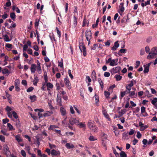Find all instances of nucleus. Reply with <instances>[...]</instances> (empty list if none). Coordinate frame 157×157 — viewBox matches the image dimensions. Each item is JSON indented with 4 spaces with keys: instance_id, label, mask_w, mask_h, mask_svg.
Masks as SVG:
<instances>
[{
    "instance_id": "obj_1",
    "label": "nucleus",
    "mask_w": 157,
    "mask_h": 157,
    "mask_svg": "<svg viewBox=\"0 0 157 157\" xmlns=\"http://www.w3.org/2000/svg\"><path fill=\"white\" fill-rule=\"evenodd\" d=\"M37 65L35 64H32L30 67L31 72L32 73H34L36 70L39 74L42 73L40 64L38 60L37 61Z\"/></svg>"
},
{
    "instance_id": "obj_2",
    "label": "nucleus",
    "mask_w": 157,
    "mask_h": 157,
    "mask_svg": "<svg viewBox=\"0 0 157 157\" xmlns=\"http://www.w3.org/2000/svg\"><path fill=\"white\" fill-rule=\"evenodd\" d=\"M147 57L148 59H150L157 57V47H153L151 49V51Z\"/></svg>"
},
{
    "instance_id": "obj_3",
    "label": "nucleus",
    "mask_w": 157,
    "mask_h": 157,
    "mask_svg": "<svg viewBox=\"0 0 157 157\" xmlns=\"http://www.w3.org/2000/svg\"><path fill=\"white\" fill-rule=\"evenodd\" d=\"M117 59H112L111 57L107 59L106 60V64H109L110 66H115L117 65Z\"/></svg>"
},
{
    "instance_id": "obj_4",
    "label": "nucleus",
    "mask_w": 157,
    "mask_h": 157,
    "mask_svg": "<svg viewBox=\"0 0 157 157\" xmlns=\"http://www.w3.org/2000/svg\"><path fill=\"white\" fill-rule=\"evenodd\" d=\"M86 40L89 41L92 38V33L90 29L87 30L86 32Z\"/></svg>"
},
{
    "instance_id": "obj_5",
    "label": "nucleus",
    "mask_w": 157,
    "mask_h": 157,
    "mask_svg": "<svg viewBox=\"0 0 157 157\" xmlns=\"http://www.w3.org/2000/svg\"><path fill=\"white\" fill-rule=\"evenodd\" d=\"M79 119L78 118H71L69 120V123L72 125L75 124L77 125L79 122Z\"/></svg>"
},
{
    "instance_id": "obj_6",
    "label": "nucleus",
    "mask_w": 157,
    "mask_h": 157,
    "mask_svg": "<svg viewBox=\"0 0 157 157\" xmlns=\"http://www.w3.org/2000/svg\"><path fill=\"white\" fill-rule=\"evenodd\" d=\"M64 82L67 87L68 88V89H70L71 88V86L69 79L67 76H66L65 78L64 79Z\"/></svg>"
},
{
    "instance_id": "obj_7",
    "label": "nucleus",
    "mask_w": 157,
    "mask_h": 157,
    "mask_svg": "<svg viewBox=\"0 0 157 157\" xmlns=\"http://www.w3.org/2000/svg\"><path fill=\"white\" fill-rule=\"evenodd\" d=\"M13 107H10L9 106H7L6 110L7 112L8 116L10 118H11L12 117L11 112L13 110Z\"/></svg>"
},
{
    "instance_id": "obj_8",
    "label": "nucleus",
    "mask_w": 157,
    "mask_h": 157,
    "mask_svg": "<svg viewBox=\"0 0 157 157\" xmlns=\"http://www.w3.org/2000/svg\"><path fill=\"white\" fill-rule=\"evenodd\" d=\"M3 150L7 156H9L10 155L11 153L9 150V148L7 145H5L3 146Z\"/></svg>"
},
{
    "instance_id": "obj_9",
    "label": "nucleus",
    "mask_w": 157,
    "mask_h": 157,
    "mask_svg": "<svg viewBox=\"0 0 157 157\" xmlns=\"http://www.w3.org/2000/svg\"><path fill=\"white\" fill-rule=\"evenodd\" d=\"M121 70L120 67L117 66L115 67H113L112 69L111 70V72L113 74H115L119 72Z\"/></svg>"
},
{
    "instance_id": "obj_10",
    "label": "nucleus",
    "mask_w": 157,
    "mask_h": 157,
    "mask_svg": "<svg viewBox=\"0 0 157 157\" xmlns=\"http://www.w3.org/2000/svg\"><path fill=\"white\" fill-rule=\"evenodd\" d=\"M45 84L47 87V90L48 92H49V91H50V89H52L53 88V85L51 83L49 82H46Z\"/></svg>"
},
{
    "instance_id": "obj_11",
    "label": "nucleus",
    "mask_w": 157,
    "mask_h": 157,
    "mask_svg": "<svg viewBox=\"0 0 157 157\" xmlns=\"http://www.w3.org/2000/svg\"><path fill=\"white\" fill-rule=\"evenodd\" d=\"M94 122L92 120H89L87 123V125L90 129L93 127L95 125L94 124Z\"/></svg>"
},
{
    "instance_id": "obj_12",
    "label": "nucleus",
    "mask_w": 157,
    "mask_h": 157,
    "mask_svg": "<svg viewBox=\"0 0 157 157\" xmlns=\"http://www.w3.org/2000/svg\"><path fill=\"white\" fill-rule=\"evenodd\" d=\"M34 79L33 81V84L34 86H36L37 84L39 81L38 77H37V75H34Z\"/></svg>"
},
{
    "instance_id": "obj_13",
    "label": "nucleus",
    "mask_w": 157,
    "mask_h": 157,
    "mask_svg": "<svg viewBox=\"0 0 157 157\" xmlns=\"http://www.w3.org/2000/svg\"><path fill=\"white\" fill-rule=\"evenodd\" d=\"M129 94V96L132 98H136L137 96V94L134 91H130Z\"/></svg>"
},
{
    "instance_id": "obj_14",
    "label": "nucleus",
    "mask_w": 157,
    "mask_h": 157,
    "mask_svg": "<svg viewBox=\"0 0 157 157\" xmlns=\"http://www.w3.org/2000/svg\"><path fill=\"white\" fill-rule=\"evenodd\" d=\"M118 42V41H117L114 43V46L111 48L112 50L115 51L116 50L117 48L119 47V44Z\"/></svg>"
},
{
    "instance_id": "obj_15",
    "label": "nucleus",
    "mask_w": 157,
    "mask_h": 157,
    "mask_svg": "<svg viewBox=\"0 0 157 157\" xmlns=\"http://www.w3.org/2000/svg\"><path fill=\"white\" fill-rule=\"evenodd\" d=\"M53 113V112L52 111H47L43 114V116L44 117L50 116Z\"/></svg>"
},
{
    "instance_id": "obj_16",
    "label": "nucleus",
    "mask_w": 157,
    "mask_h": 157,
    "mask_svg": "<svg viewBox=\"0 0 157 157\" xmlns=\"http://www.w3.org/2000/svg\"><path fill=\"white\" fill-rule=\"evenodd\" d=\"M81 52L83 53V55L85 56L86 55V50L85 47L79 48Z\"/></svg>"
},
{
    "instance_id": "obj_17",
    "label": "nucleus",
    "mask_w": 157,
    "mask_h": 157,
    "mask_svg": "<svg viewBox=\"0 0 157 157\" xmlns=\"http://www.w3.org/2000/svg\"><path fill=\"white\" fill-rule=\"evenodd\" d=\"M102 113L104 116L109 121H110V118L109 117V116L107 114V112L105 110H104L102 111Z\"/></svg>"
},
{
    "instance_id": "obj_18",
    "label": "nucleus",
    "mask_w": 157,
    "mask_h": 157,
    "mask_svg": "<svg viewBox=\"0 0 157 157\" xmlns=\"http://www.w3.org/2000/svg\"><path fill=\"white\" fill-rule=\"evenodd\" d=\"M73 17V23L72 25V26L73 28H75L77 25V18L75 16H74Z\"/></svg>"
},
{
    "instance_id": "obj_19",
    "label": "nucleus",
    "mask_w": 157,
    "mask_h": 157,
    "mask_svg": "<svg viewBox=\"0 0 157 157\" xmlns=\"http://www.w3.org/2000/svg\"><path fill=\"white\" fill-rule=\"evenodd\" d=\"M51 154L52 155H57L60 154V152L59 151H56L54 149L51 151Z\"/></svg>"
},
{
    "instance_id": "obj_20",
    "label": "nucleus",
    "mask_w": 157,
    "mask_h": 157,
    "mask_svg": "<svg viewBox=\"0 0 157 157\" xmlns=\"http://www.w3.org/2000/svg\"><path fill=\"white\" fill-rule=\"evenodd\" d=\"M133 82L132 81H131L130 82V83L127 85H126V88H128L129 89L131 90V88L132 87L133 85Z\"/></svg>"
},
{
    "instance_id": "obj_21",
    "label": "nucleus",
    "mask_w": 157,
    "mask_h": 157,
    "mask_svg": "<svg viewBox=\"0 0 157 157\" xmlns=\"http://www.w3.org/2000/svg\"><path fill=\"white\" fill-rule=\"evenodd\" d=\"M15 139L17 142L19 143L22 141V140L21 137L20 135H18L15 136Z\"/></svg>"
},
{
    "instance_id": "obj_22",
    "label": "nucleus",
    "mask_w": 157,
    "mask_h": 157,
    "mask_svg": "<svg viewBox=\"0 0 157 157\" xmlns=\"http://www.w3.org/2000/svg\"><path fill=\"white\" fill-rule=\"evenodd\" d=\"M122 138L124 140H128L129 138L128 136V133L124 132L122 134Z\"/></svg>"
},
{
    "instance_id": "obj_23",
    "label": "nucleus",
    "mask_w": 157,
    "mask_h": 157,
    "mask_svg": "<svg viewBox=\"0 0 157 157\" xmlns=\"http://www.w3.org/2000/svg\"><path fill=\"white\" fill-rule=\"evenodd\" d=\"M80 128H85L86 127V124L84 122L79 123L77 125Z\"/></svg>"
},
{
    "instance_id": "obj_24",
    "label": "nucleus",
    "mask_w": 157,
    "mask_h": 157,
    "mask_svg": "<svg viewBox=\"0 0 157 157\" xmlns=\"http://www.w3.org/2000/svg\"><path fill=\"white\" fill-rule=\"evenodd\" d=\"M65 146L68 149L72 148L74 147V146L73 144H70L69 143H67Z\"/></svg>"
},
{
    "instance_id": "obj_25",
    "label": "nucleus",
    "mask_w": 157,
    "mask_h": 157,
    "mask_svg": "<svg viewBox=\"0 0 157 157\" xmlns=\"http://www.w3.org/2000/svg\"><path fill=\"white\" fill-rule=\"evenodd\" d=\"M98 127L94 125L93 128H92L90 130L92 132H97L98 131Z\"/></svg>"
},
{
    "instance_id": "obj_26",
    "label": "nucleus",
    "mask_w": 157,
    "mask_h": 157,
    "mask_svg": "<svg viewBox=\"0 0 157 157\" xmlns=\"http://www.w3.org/2000/svg\"><path fill=\"white\" fill-rule=\"evenodd\" d=\"M92 78L93 80H96V73L94 71H93L92 73Z\"/></svg>"
},
{
    "instance_id": "obj_27",
    "label": "nucleus",
    "mask_w": 157,
    "mask_h": 157,
    "mask_svg": "<svg viewBox=\"0 0 157 157\" xmlns=\"http://www.w3.org/2000/svg\"><path fill=\"white\" fill-rule=\"evenodd\" d=\"M60 111L61 114L63 116L65 115L66 114V111L65 109L63 107H61L60 108Z\"/></svg>"
},
{
    "instance_id": "obj_28",
    "label": "nucleus",
    "mask_w": 157,
    "mask_h": 157,
    "mask_svg": "<svg viewBox=\"0 0 157 157\" xmlns=\"http://www.w3.org/2000/svg\"><path fill=\"white\" fill-rule=\"evenodd\" d=\"M3 36L4 38V40L6 42H9L10 41L8 36L7 35H4Z\"/></svg>"
},
{
    "instance_id": "obj_29",
    "label": "nucleus",
    "mask_w": 157,
    "mask_h": 157,
    "mask_svg": "<svg viewBox=\"0 0 157 157\" xmlns=\"http://www.w3.org/2000/svg\"><path fill=\"white\" fill-rule=\"evenodd\" d=\"M7 127L8 128H9V130H10L11 131L13 130H15V128H13L12 125L10 123H7Z\"/></svg>"
},
{
    "instance_id": "obj_30",
    "label": "nucleus",
    "mask_w": 157,
    "mask_h": 157,
    "mask_svg": "<svg viewBox=\"0 0 157 157\" xmlns=\"http://www.w3.org/2000/svg\"><path fill=\"white\" fill-rule=\"evenodd\" d=\"M29 98L32 102H34L36 100V96L34 95L33 96H30Z\"/></svg>"
},
{
    "instance_id": "obj_31",
    "label": "nucleus",
    "mask_w": 157,
    "mask_h": 157,
    "mask_svg": "<svg viewBox=\"0 0 157 157\" xmlns=\"http://www.w3.org/2000/svg\"><path fill=\"white\" fill-rule=\"evenodd\" d=\"M114 78H116V80L118 81L121 80L122 76L118 75H116L114 76Z\"/></svg>"
},
{
    "instance_id": "obj_32",
    "label": "nucleus",
    "mask_w": 157,
    "mask_h": 157,
    "mask_svg": "<svg viewBox=\"0 0 157 157\" xmlns=\"http://www.w3.org/2000/svg\"><path fill=\"white\" fill-rule=\"evenodd\" d=\"M2 73L4 74H7L9 75L10 72L9 71V70L7 69H4L2 70Z\"/></svg>"
},
{
    "instance_id": "obj_33",
    "label": "nucleus",
    "mask_w": 157,
    "mask_h": 157,
    "mask_svg": "<svg viewBox=\"0 0 157 157\" xmlns=\"http://www.w3.org/2000/svg\"><path fill=\"white\" fill-rule=\"evenodd\" d=\"M144 73H147L149 71V67L145 65H144Z\"/></svg>"
},
{
    "instance_id": "obj_34",
    "label": "nucleus",
    "mask_w": 157,
    "mask_h": 157,
    "mask_svg": "<svg viewBox=\"0 0 157 157\" xmlns=\"http://www.w3.org/2000/svg\"><path fill=\"white\" fill-rule=\"evenodd\" d=\"M61 98L60 97H58L57 98V101L58 105L61 106L62 105Z\"/></svg>"
},
{
    "instance_id": "obj_35",
    "label": "nucleus",
    "mask_w": 157,
    "mask_h": 157,
    "mask_svg": "<svg viewBox=\"0 0 157 157\" xmlns=\"http://www.w3.org/2000/svg\"><path fill=\"white\" fill-rule=\"evenodd\" d=\"M110 94L109 92L106 91H104V95L106 98L108 99L109 98Z\"/></svg>"
},
{
    "instance_id": "obj_36",
    "label": "nucleus",
    "mask_w": 157,
    "mask_h": 157,
    "mask_svg": "<svg viewBox=\"0 0 157 157\" xmlns=\"http://www.w3.org/2000/svg\"><path fill=\"white\" fill-rule=\"evenodd\" d=\"M126 112V109H124L121 110L120 111H119L118 113L121 116H122Z\"/></svg>"
},
{
    "instance_id": "obj_37",
    "label": "nucleus",
    "mask_w": 157,
    "mask_h": 157,
    "mask_svg": "<svg viewBox=\"0 0 157 157\" xmlns=\"http://www.w3.org/2000/svg\"><path fill=\"white\" fill-rule=\"evenodd\" d=\"M10 16L11 18L12 19L13 21L15 20V19L16 17V16L14 13H11L10 14Z\"/></svg>"
},
{
    "instance_id": "obj_38",
    "label": "nucleus",
    "mask_w": 157,
    "mask_h": 157,
    "mask_svg": "<svg viewBox=\"0 0 157 157\" xmlns=\"http://www.w3.org/2000/svg\"><path fill=\"white\" fill-rule=\"evenodd\" d=\"M98 44H95L93 45L91 49L96 50L98 49Z\"/></svg>"
},
{
    "instance_id": "obj_39",
    "label": "nucleus",
    "mask_w": 157,
    "mask_h": 157,
    "mask_svg": "<svg viewBox=\"0 0 157 157\" xmlns=\"http://www.w3.org/2000/svg\"><path fill=\"white\" fill-rule=\"evenodd\" d=\"M48 104L50 109H54V107L52 105V101L51 100L48 99Z\"/></svg>"
},
{
    "instance_id": "obj_40",
    "label": "nucleus",
    "mask_w": 157,
    "mask_h": 157,
    "mask_svg": "<svg viewBox=\"0 0 157 157\" xmlns=\"http://www.w3.org/2000/svg\"><path fill=\"white\" fill-rule=\"evenodd\" d=\"M124 6H121L120 7L119 11V13L121 15L122 13L124 11Z\"/></svg>"
},
{
    "instance_id": "obj_41",
    "label": "nucleus",
    "mask_w": 157,
    "mask_h": 157,
    "mask_svg": "<svg viewBox=\"0 0 157 157\" xmlns=\"http://www.w3.org/2000/svg\"><path fill=\"white\" fill-rule=\"evenodd\" d=\"M1 132L3 135L7 136H8L9 135V134L8 133H7V131L6 130H1Z\"/></svg>"
},
{
    "instance_id": "obj_42",
    "label": "nucleus",
    "mask_w": 157,
    "mask_h": 157,
    "mask_svg": "<svg viewBox=\"0 0 157 157\" xmlns=\"http://www.w3.org/2000/svg\"><path fill=\"white\" fill-rule=\"evenodd\" d=\"M120 155L121 157H127L126 154L124 151H121V152Z\"/></svg>"
},
{
    "instance_id": "obj_43",
    "label": "nucleus",
    "mask_w": 157,
    "mask_h": 157,
    "mask_svg": "<svg viewBox=\"0 0 157 157\" xmlns=\"http://www.w3.org/2000/svg\"><path fill=\"white\" fill-rule=\"evenodd\" d=\"M98 82L100 84V86H101V88L102 89H103V82L100 79H98Z\"/></svg>"
},
{
    "instance_id": "obj_44",
    "label": "nucleus",
    "mask_w": 157,
    "mask_h": 157,
    "mask_svg": "<svg viewBox=\"0 0 157 157\" xmlns=\"http://www.w3.org/2000/svg\"><path fill=\"white\" fill-rule=\"evenodd\" d=\"M40 21L39 19H36L35 20V25L36 27H37L39 26V22Z\"/></svg>"
},
{
    "instance_id": "obj_45",
    "label": "nucleus",
    "mask_w": 157,
    "mask_h": 157,
    "mask_svg": "<svg viewBox=\"0 0 157 157\" xmlns=\"http://www.w3.org/2000/svg\"><path fill=\"white\" fill-rule=\"evenodd\" d=\"M73 13L74 14V16H75V17L78 15L77 9V8L76 7H75V9L73 10Z\"/></svg>"
},
{
    "instance_id": "obj_46",
    "label": "nucleus",
    "mask_w": 157,
    "mask_h": 157,
    "mask_svg": "<svg viewBox=\"0 0 157 157\" xmlns=\"http://www.w3.org/2000/svg\"><path fill=\"white\" fill-rule=\"evenodd\" d=\"M56 30L57 33L58 35V36L59 37V39L60 40L61 36V32L59 31V29L57 27H56Z\"/></svg>"
},
{
    "instance_id": "obj_47",
    "label": "nucleus",
    "mask_w": 157,
    "mask_h": 157,
    "mask_svg": "<svg viewBox=\"0 0 157 157\" xmlns=\"http://www.w3.org/2000/svg\"><path fill=\"white\" fill-rule=\"evenodd\" d=\"M135 132V131L132 129H130V131L128 132H127L128 133L129 135H132Z\"/></svg>"
},
{
    "instance_id": "obj_48",
    "label": "nucleus",
    "mask_w": 157,
    "mask_h": 157,
    "mask_svg": "<svg viewBox=\"0 0 157 157\" xmlns=\"http://www.w3.org/2000/svg\"><path fill=\"white\" fill-rule=\"evenodd\" d=\"M44 79L45 80V84L48 81V77L46 73L45 72L44 75Z\"/></svg>"
},
{
    "instance_id": "obj_49",
    "label": "nucleus",
    "mask_w": 157,
    "mask_h": 157,
    "mask_svg": "<svg viewBox=\"0 0 157 157\" xmlns=\"http://www.w3.org/2000/svg\"><path fill=\"white\" fill-rule=\"evenodd\" d=\"M12 113L14 117L16 119L18 118V116L17 115V113L14 111H12Z\"/></svg>"
},
{
    "instance_id": "obj_50",
    "label": "nucleus",
    "mask_w": 157,
    "mask_h": 157,
    "mask_svg": "<svg viewBox=\"0 0 157 157\" xmlns=\"http://www.w3.org/2000/svg\"><path fill=\"white\" fill-rule=\"evenodd\" d=\"M6 47L10 49L9 50H10V49L12 48V44H7L6 45Z\"/></svg>"
},
{
    "instance_id": "obj_51",
    "label": "nucleus",
    "mask_w": 157,
    "mask_h": 157,
    "mask_svg": "<svg viewBox=\"0 0 157 157\" xmlns=\"http://www.w3.org/2000/svg\"><path fill=\"white\" fill-rule=\"evenodd\" d=\"M157 102V98H153V100H152L151 101V103L155 105Z\"/></svg>"
},
{
    "instance_id": "obj_52",
    "label": "nucleus",
    "mask_w": 157,
    "mask_h": 157,
    "mask_svg": "<svg viewBox=\"0 0 157 157\" xmlns=\"http://www.w3.org/2000/svg\"><path fill=\"white\" fill-rule=\"evenodd\" d=\"M16 125L17 128H19L20 127V122L19 120H17L16 121Z\"/></svg>"
},
{
    "instance_id": "obj_53",
    "label": "nucleus",
    "mask_w": 157,
    "mask_h": 157,
    "mask_svg": "<svg viewBox=\"0 0 157 157\" xmlns=\"http://www.w3.org/2000/svg\"><path fill=\"white\" fill-rule=\"evenodd\" d=\"M0 140L2 142H5V137L2 135H0Z\"/></svg>"
},
{
    "instance_id": "obj_54",
    "label": "nucleus",
    "mask_w": 157,
    "mask_h": 157,
    "mask_svg": "<svg viewBox=\"0 0 157 157\" xmlns=\"http://www.w3.org/2000/svg\"><path fill=\"white\" fill-rule=\"evenodd\" d=\"M21 154L23 157H26V154L25 151L23 150H21Z\"/></svg>"
},
{
    "instance_id": "obj_55",
    "label": "nucleus",
    "mask_w": 157,
    "mask_h": 157,
    "mask_svg": "<svg viewBox=\"0 0 157 157\" xmlns=\"http://www.w3.org/2000/svg\"><path fill=\"white\" fill-rule=\"evenodd\" d=\"M61 61L58 62V66H59L60 67H63V62L62 59H61Z\"/></svg>"
},
{
    "instance_id": "obj_56",
    "label": "nucleus",
    "mask_w": 157,
    "mask_h": 157,
    "mask_svg": "<svg viewBox=\"0 0 157 157\" xmlns=\"http://www.w3.org/2000/svg\"><path fill=\"white\" fill-rule=\"evenodd\" d=\"M125 95L124 91H121L120 92V98L122 99Z\"/></svg>"
},
{
    "instance_id": "obj_57",
    "label": "nucleus",
    "mask_w": 157,
    "mask_h": 157,
    "mask_svg": "<svg viewBox=\"0 0 157 157\" xmlns=\"http://www.w3.org/2000/svg\"><path fill=\"white\" fill-rule=\"evenodd\" d=\"M89 140L90 141H94L97 140V139L93 136H91L89 137Z\"/></svg>"
},
{
    "instance_id": "obj_58",
    "label": "nucleus",
    "mask_w": 157,
    "mask_h": 157,
    "mask_svg": "<svg viewBox=\"0 0 157 157\" xmlns=\"http://www.w3.org/2000/svg\"><path fill=\"white\" fill-rule=\"evenodd\" d=\"M14 83L15 85V86H19V84H20V82L17 79L15 81Z\"/></svg>"
},
{
    "instance_id": "obj_59",
    "label": "nucleus",
    "mask_w": 157,
    "mask_h": 157,
    "mask_svg": "<svg viewBox=\"0 0 157 157\" xmlns=\"http://www.w3.org/2000/svg\"><path fill=\"white\" fill-rule=\"evenodd\" d=\"M70 108L71 113L72 114H74L75 113V111L73 107L72 106H70Z\"/></svg>"
},
{
    "instance_id": "obj_60",
    "label": "nucleus",
    "mask_w": 157,
    "mask_h": 157,
    "mask_svg": "<svg viewBox=\"0 0 157 157\" xmlns=\"http://www.w3.org/2000/svg\"><path fill=\"white\" fill-rule=\"evenodd\" d=\"M145 51L147 53H148L149 52L150 48L148 46H147L145 48Z\"/></svg>"
},
{
    "instance_id": "obj_61",
    "label": "nucleus",
    "mask_w": 157,
    "mask_h": 157,
    "mask_svg": "<svg viewBox=\"0 0 157 157\" xmlns=\"http://www.w3.org/2000/svg\"><path fill=\"white\" fill-rule=\"evenodd\" d=\"M85 45L83 42H81L79 43V48H80L82 47H84Z\"/></svg>"
},
{
    "instance_id": "obj_62",
    "label": "nucleus",
    "mask_w": 157,
    "mask_h": 157,
    "mask_svg": "<svg viewBox=\"0 0 157 157\" xmlns=\"http://www.w3.org/2000/svg\"><path fill=\"white\" fill-rule=\"evenodd\" d=\"M34 89V88L33 87H31L28 88L27 90L28 92H29L33 91Z\"/></svg>"
},
{
    "instance_id": "obj_63",
    "label": "nucleus",
    "mask_w": 157,
    "mask_h": 157,
    "mask_svg": "<svg viewBox=\"0 0 157 157\" xmlns=\"http://www.w3.org/2000/svg\"><path fill=\"white\" fill-rule=\"evenodd\" d=\"M110 75V74L109 72H105L104 73V76L105 77H109V76Z\"/></svg>"
},
{
    "instance_id": "obj_64",
    "label": "nucleus",
    "mask_w": 157,
    "mask_h": 157,
    "mask_svg": "<svg viewBox=\"0 0 157 157\" xmlns=\"http://www.w3.org/2000/svg\"><path fill=\"white\" fill-rule=\"evenodd\" d=\"M141 136L142 135L140 133V132L139 131H138L137 132V134L136 135L137 137L139 139H140L141 138Z\"/></svg>"
}]
</instances>
